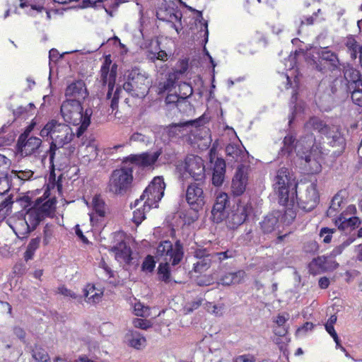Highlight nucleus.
Here are the masks:
<instances>
[{
    "label": "nucleus",
    "mask_w": 362,
    "mask_h": 362,
    "mask_svg": "<svg viewBox=\"0 0 362 362\" xmlns=\"http://www.w3.org/2000/svg\"><path fill=\"white\" fill-rule=\"evenodd\" d=\"M60 112L65 122L79 126L76 130L78 137H80L89 127L93 115L91 108L83 110L82 103L78 100H64L61 105Z\"/></svg>",
    "instance_id": "1"
},
{
    "label": "nucleus",
    "mask_w": 362,
    "mask_h": 362,
    "mask_svg": "<svg viewBox=\"0 0 362 362\" xmlns=\"http://www.w3.org/2000/svg\"><path fill=\"white\" fill-rule=\"evenodd\" d=\"M297 155L305 160V168L310 173L315 174L321 171L322 151L320 147L315 144V138L313 134L300 139L297 146Z\"/></svg>",
    "instance_id": "2"
},
{
    "label": "nucleus",
    "mask_w": 362,
    "mask_h": 362,
    "mask_svg": "<svg viewBox=\"0 0 362 362\" xmlns=\"http://www.w3.org/2000/svg\"><path fill=\"white\" fill-rule=\"evenodd\" d=\"M40 135L43 138L47 136L50 138L52 140L50 145H52V148H55L56 145L64 147L74 137V133L68 124L55 119L49 121L40 130Z\"/></svg>",
    "instance_id": "3"
},
{
    "label": "nucleus",
    "mask_w": 362,
    "mask_h": 362,
    "mask_svg": "<svg viewBox=\"0 0 362 362\" xmlns=\"http://www.w3.org/2000/svg\"><path fill=\"white\" fill-rule=\"evenodd\" d=\"M133 181V167L124 166L112 171L110 176L107 189L110 192L123 195L131 187Z\"/></svg>",
    "instance_id": "4"
},
{
    "label": "nucleus",
    "mask_w": 362,
    "mask_h": 362,
    "mask_svg": "<svg viewBox=\"0 0 362 362\" xmlns=\"http://www.w3.org/2000/svg\"><path fill=\"white\" fill-rule=\"evenodd\" d=\"M165 185L160 177H155L148 186L145 189L139 199H136L134 206L137 207L144 202L143 206L150 210L151 208H157L158 203L164 195Z\"/></svg>",
    "instance_id": "5"
},
{
    "label": "nucleus",
    "mask_w": 362,
    "mask_h": 362,
    "mask_svg": "<svg viewBox=\"0 0 362 362\" xmlns=\"http://www.w3.org/2000/svg\"><path fill=\"white\" fill-rule=\"evenodd\" d=\"M151 86L148 77L138 69H132L128 74L123 89L133 97L144 98Z\"/></svg>",
    "instance_id": "6"
},
{
    "label": "nucleus",
    "mask_w": 362,
    "mask_h": 362,
    "mask_svg": "<svg viewBox=\"0 0 362 362\" xmlns=\"http://www.w3.org/2000/svg\"><path fill=\"white\" fill-rule=\"evenodd\" d=\"M351 87L348 85L346 79L342 77H337L329 85V90L320 97V102L322 105L330 108L334 103L343 100L349 95Z\"/></svg>",
    "instance_id": "7"
},
{
    "label": "nucleus",
    "mask_w": 362,
    "mask_h": 362,
    "mask_svg": "<svg viewBox=\"0 0 362 362\" xmlns=\"http://www.w3.org/2000/svg\"><path fill=\"white\" fill-rule=\"evenodd\" d=\"M177 170L182 180L187 175L198 182H202L205 179L204 160L198 156L188 155L184 162L177 165Z\"/></svg>",
    "instance_id": "8"
},
{
    "label": "nucleus",
    "mask_w": 362,
    "mask_h": 362,
    "mask_svg": "<svg viewBox=\"0 0 362 362\" xmlns=\"http://www.w3.org/2000/svg\"><path fill=\"white\" fill-rule=\"evenodd\" d=\"M183 246L180 240H176L173 245L170 240H164L159 243L156 250V257L158 262H167L171 265H177L183 257Z\"/></svg>",
    "instance_id": "9"
},
{
    "label": "nucleus",
    "mask_w": 362,
    "mask_h": 362,
    "mask_svg": "<svg viewBox=\"0 0 362 362\" xmlns=\"http://www.w3.org/2000/svg\"><path fill=\"white\" fill-rule=\"evenodd\" d=\"M111 62L106 59L100 69V78L103 83L108 85V92L107 93V99H111L110 106L112 110L117 108L119 94L121 89L117 88L112 98V91L114 88L115 78L117 74V66L113 64L110 70Z\"/></svg>",
    "instance_id": "10"
},
{
    "label": "nucleus",
    "mask_w": 362,
    "mask_h": 362,
    "mask_svg": "<svg viewBox=\"0 0 362 362\" xmlns=\"http://www.w3.org/2000/svg\"><path fill=\"white\" fill-rule=\"evenodd\" d=\"M317 54L319 59H313L311 63L314 69L325 74L327 71H333L339 69L340 62L335 52L325 47L319 49Z\"/></svg>",
    "instance_id": "11"
},
{
    "label": "nucleus",
    "mask_w": 362,
    "mask_h": 362,
    "mask_svg": "<svg viewBox=\"0 0 362 362\" xmlns=\"http://www.w3.org/2000/svg\"><path fill=\"white\" fill-rule=\"evenodd\" d=\"M251 211L252 205L250 203L239 202L225 217L227 226L230 229L237 228L246 221Z\"/></svg>",
    "instance_id": "12"
},
{
    "label": "nucleus",
    "mask_w": 362,
    "mask_h": 362,
    "mask_svg": "<svg viewBox=\"0 0 362 362\" xmlns=\"http://www.w3.org/2000/svg\"><path fill=\"white\" fill-rule=\"evenodd\" d=\"M156 16L160 21L171 23V27L179 33L181 28L177 27L174 21L180 23L182 15L173 2L163 3L156 11Z\"/></svg>",
    "instance_id": "13"
},
{
    "label": "nucleus",
    "mask_w": 362,
    "mask_h": 362,
    "mask_svg": "<svg viewBox=\"0 0 362 362\" xmlns=\"http://www.w3.org/2000/svg\"><path fill=\"white\" fill-rule=\"evenodd\" d=\"M42 143V140L38 137L26 136L25 134H21L18 136L16 144L18 153L23 157L38 153Z\"/></svg>",
    "instance_id": "14"
},
{
    "label": "nucleus",
    "mask_w": 362,
    "mask_h": 362,
    "mask_svg": "<svg viewBox=\"0 0 362 362\" xmlns=\"http://www.w3.org/2000/svg\"><path fill=\"white\" fill-rule=\"evenodd\" d=\"M202 182L191 183L186 190V200L191 208L195 211H199L205 204V195Z\"/></svg>",
    "instance_id": "15"
},
{
    "label": "nucleus",
    "mask_w": 362,
    "mask_h": 362,
    "mask_svg": "<svg viewBox=\"0 0 362 362\" xmlns=\"http://www.w3.org/2000/svg\"><path fill=\"white\" fill-rule=\"evenodd\" d=\"M320 196L317 189V185L310 184L304 192L300 194L298 197L299 206L305 211L314 209L319 203Z\"/></svg>",
    "instance_id": "16"
},
{
    "label": "nucleus",
    "mask_w": 362,
    "mask_h": 362,
    "mask_svg": "<svg viewBox=\"0 0 362 362\" xmlns=\"http://www.w3.org/2000/svg\"><path fill=\"white\" fill-rule=\"evenodd\" d=\"M65 100H78L82 103L88 97V92L85 83L82 80L73 81L65 89Z\"/></svg>",
    "instance_id": "17"
},
{
    "label": "nucleus",
    "mask_w": 362,
    "mask_h": 362,
    "mask_svg": "<svg viewBox=\"0 0 362 362\" xmlns=\"http://www.w3.org/2000/svg\"><path fill=\"white\" fill-rule=\"evenodd\" d=\"M338 266L339 264L333 260L330 256H319L310 262L308 267L310 273L316 275L324 272L335 269Z\"/></svg>",
    "instance_id": "18"
},
{
    "label": "nucleus",
    "mask_w": 362,
    "mask_h": 362,
    "mask_svg": "<svg viewBox=\"0 0 362 362\" xmlns=\"http://www.w3.org/2000/svg\"><path fill=\"white\" fill-rule=\"evenodd\" d=\"M201 119L189 120L185 122L172 124L167 127V134L170 139L182 137L188 134L189 128L199 126Z\"/></svg>",
    "instance_id": "19"
},
{
    "label": "nucleus",
    "mask_w": 362,
    "mask_h": 362,
    "mask_svg": "<svg viewBox=\"0 0 362 362\" xmlns=\"http://www.w3.org/2000/svg\"><path fill=\"white\" fill-rule=\"evenodd\" d=\"M247 184V168L240 165L235 172L232 180L231 189L235 196H240L245 191Z\"/></svg>",
    "instance_id": "20"
},
{
    "label": "nucleus",
    "mask_w": 362,
    "mask_h": 362,
    "mask_svg": "<svg viewBox=\"0 0 362 362\" xmlns=\"http://www.w3.org/2000/svg\"><path fill=\"white\" fill-rule=\"evenodd\" d=\"M228 202V197L226 193L219 194L216 199L211 210L212 218L214 222H221L226 217L225 209Z\"/></svg>",
    "instance_id": "21"
},
{
    "label": "nucleus",
    "mask_w": 362,
    "mask_h": 362,
    "mask_svg": "<svg viewBox=\"0 0 362 362\" xmlns=\"http://www.w3.org/2000/svg\"><path fill=\"white\" fill-rule=\"evenodd\" d=\"M194 257L198 259L194 264V270L195 272H203L207 270L212 262L214 258L211 257V253H209L206 249H197L194 252Z\"/></svg>",
    "instance_id": "22"
},
{
    "label": "nucleus",
    "mask_w": 362,
    "mask_h": 362,
    "mask_svg": "<svg viewBox=\"0 0 362 362\" xmlns=\"http://www.w3.org/2000/svg\"><path fill=\"white\" fill-rule=\"evenodd\" d=\"M9 226L19 238H26L32 231L23 215L10 220Z\"/></svg>",
    "instance_id": "23"
},
{
    "label": "nucleus",
    "mask_w": 362,
    "mask_h": 362,
    "mask_svg": "<svg viewBox=\"0 0 362 362\" xmlns=\"http://www.w3.org/2000/svg\"><path fill=\"white\" fill-rule=\"evenodd\" d=\"M297 184L288 185L287 187H281L275 189L277 192L279 202L283 205H289L294 202L295 197L297 196Z\"/></svg>",
    "instance_id": "24"
},
{
    "label": "nucleus",
    "mask_w": 362,
    "mask_h": 362,
    "mask_svg": "<svg viewBox=\"0 0 362 362\" xmlns=\"http://www.w3.org/2000/svg\"><path fill=\"white\" fill-rule=\"evenodd\" d=\"M227 159L230 162H241L247 156L244 146L239 144H229L226 147Z\"/></svg>",
    "instance_id": "25"
},
{
    "label": "nucleus",
    "mask_w": 362,
    "mask_h": 362,
    "mask_svg": "<svg viewBox=\"0 0 362 362\" xmlns=\"http://www.w3.org/2000/svg\"><path fill=\"white\" fill-rule=\"evenodd\" d=\"M322 135L326 136L328 143L332 146L344 148L345 140L337 126L328 125L327 131Z\"/></svg>",
    "instance_id": "26"
},
{
    "label": "nucleus",
    "mask_w": 362,
    "mask_h": 362,
    "mask_svg": "<svg viewBox=\"0 0 362 362\" xmlns=\"http://www.w3.org/2000/svg\"><path fill=\"white\" fill-rule=\"evenodd\" d=\"M246 273L244 270H238L234 272H226L223 274L219 279V284L223 286H231L242 284Z\"/></svg>",
    "instance_id": "27"
},
{
    "label": "nucleus",
    "mask_w": 362,
    "mask_h": 362,
    "mask_svg": "<svg viewBox=\"0 0 362 362\" xmlns=\"http://www.w3.org/2000/svg\"><path fill=\"white\" fill-rule=\"evenodd\" d=\"M160 155V151H156L152 153H143L140 156H132L127 159L131 162L132 164H139L144 166H150L153 165Z\"/></svg>",
    "instance_id": "28"
},
{
    "label": "nucleus",
    "mask_w": 362,
    "mask_h": 362,
    "mask_svg": "<svg viewBox=\"0 0 362 362\" xmlns=\"http://www.w3.org/2000/svg\"><path fill=\"white\" fill-rule=\"evenodd\" d=\"M226 174V163L222 158H217L214 163L212 175V184L216 187L221 186L224 181Z\"/></svg>",
    "instance_id": "29"
},
{
    "label": "nucleus",
    "mask_w": 362,
    "mask_h": 362,
    "mask_svg": "<svg viewBox=\"0 0 362 362\" xmlns=\"http://www.w3.org/2000/svg\"><path fill=\"white\" fill-rule=\"evenodd\" d=\"M279 211H276L274 213H272L267 215L264 218L263 221L260 222V226L262 231L264 233H269L274 231L279 223Z\"/></svg>",
    "instance_id": "30"
},
{
    "label": "nucleus",
    "mask_w": 362,
    "mask_h": 362,
    "mask_svg": "<svg viewBox=\"0 0 362 362\" xmlns=\"http://www.w3.org/2000/svg\"><path fill=\"white\" fill-rule=\"evenodd\" d=\"M115 253L117 261L129 262L131 259V250L123 241L114 246L110 250Z\"/></svg>",
    "instance_id": "31"
},
{
    "label": "nucleus",
    "mask_w": 362,
    "mask_h": 362,
    "mask_svg": "<svg viewBox=\"0 0 362 362\" xmlns=\"http://www.w3.org/2000/svg\"><path fill=\"white\" fill-rule=\"evenodd\" d=\"M343 79H346L349 87L353 85L355 87H362V80L361 79L360 72L356 69L350 66H347L344 70Z\"/></svg>",
    "instance_id": "32"
},
{
    "label": "nucleus",
    "mask_w": 362,
    "mask_h": 362,
    "mask_svg": "<svg viewBox=\"0 0 362 362\" xmlns=\"http://www.w3.org/2000/svg\"><path fill=\"white\" fill-rule=\"evenodd\" d=\"M56 201L53 199L47 200L46 202L40 204L39 200L36 206L34 208L40 215L45 218V217L52 216L54 214Z\"/></svg>",
    "instance_id": "33"
},
{
    "label": "nucleus",
    "mask_w": 362,
    "mask_h": 362,
    "mask_svg": "<svg viewBox=\"0 0 362 362\" xmlns=\"http://www.w3.org/2000/svg\"><path fill=\"white\" fill-rule=\"evenodd\" d=\"M63 147H59V145H56L55 148H53L52 145H50L48 153L49 156V163L53 167L62 165L64 160L66 159Z\"/></svg>",
    "instance_id": "34"
},
{
    "label": "nucleus",
    "mask_w": 362,
    "mask_h": 362,
    "mask_svg": "<svg viewBox=\"0 0 362 362\" xmlns=\"http://www.w3.org/2000/svg\"><path fill=\"white\" fill-rule=\"evenodd\" d=\"M294 184L292 182L289 176V171L286 168H280L276 173L274 178V189L279 188L281 185L282 187H287L288 185Z\"/></svg>",
    "instance_id": "35"
},
{
    "label": "nucleus",
    "mask_w": 362,
    "mask_h": 362,
    "mask_svg": "<svg viewBox=\"0 0 362 362\" xmlns=\"http://www.w3.org/2000/svg\"><path fill=\"white\" fill-rule=\"evenodd\" d=\"M92 206L94 212L89 214L91 222L93 221L95 215L98 216L100 218H103L105 216L106 213L105 204L99 196H95L93 198Z\"/></svg>",
    "instance_id": "36"
},
{
    "label": "nucleus",
    "mask_w": 362,
    "mask_h": 362,
    "mask_svg": "<svg viewBox=\"0 0 362 362\" xmlns=\"http://www.w3.org/2000/svg\"><path fill=\"white\" fill-rule=\"evenodd\" d=\"M126 339L129 346L137 349L144 346L146 342V339L144 336L132 329H129L126 334Z\"/></svg>",
    "instance_id": "37"
},
{
    "label": "nucleus",
    "mask_w": 362,
    "mask_h": 362,
    "mask_svg": "<svg viewBox=\"0 0 362 362\" xmlns=\"http://www.w3.org/2000/svg\"><path fill=\"white\" fill-rule=\"evenodd\" d=\"M328 125L318 117H313L305 124V129L310 131L311 129L317 130L321 134H325L327 129Z\"/></svg>",
    "instance_id": "38"
},
{
    "label": "nucleus",
    "mask_w": 362,
    "mask_h": 362,
    "mask_svg": "<svg viewBox=\"0 0 362 362\" xmlns=\"http://www.w3.org/2000/svg\"><path fill=\"white\" fill-rule=\"evenodd\" d=\"M23 216L32 231L44 219L34 208L29 209Z\"/></svg>",
    "instance_id": "39"
},
{
    "label": "nucleus",
    "mask_w": 362,
    "mask_h": 362,
    "mask_svg": "<svg viewBox=\"0 0 362 362\" xmlns=\"http://www.w3.org/2000/svg\"><path fill=\"white\" fill-rule=\"evenodd\" d=\"M335 223L339 229L346 230L349 228H355L356 227H358L361 222L358 217L346 218L341 216L336 220Z\"/></svg>",
    "instance_id": "40"
},
{
    "label": "nucleus",
    "mask_w": 362,
    "mask_h": 362,
    "mask_svg": "<svg viewBox=\"0 0 362 362\" xmlns=\"http://www.w3.org/2000/svg\"><path fill=\"white\" fill-rule=\"evenodd\" d=\"M103 293L96 291L93 285H88L84 289V296L88 303H97L100 300Z\"/></svg>",
    "instance_id": "41"
},
{
    "label": "nucleus",
    "mask_w": 362,
    "mask_h": 362,
    "mask_svg": "<svg viewBox=\"0 0 362 362\" xmlns=\"http://www.w3.org/2000/svg\"><path fill=\"white\" fill-rule=\"evenodd\" d=\"M13 201L11 196H7L0 202V223L11 213Z\"/></svg>",
    "instance_id": "42"
},
{
    "label": "nucleus",
    "mask_w": 362,
    "mask_h": 362,
    "mask_svg": "<svg viewBox=\"0 0 362 362\" xmlns=\"http://www.w3.org/2000/svg\"><path fill=\"white\" fill-rule=\"evenodd\" d=\"M345 45L347 47L351 57L355 59L357 57L358 52L360 50L361 46L357 42L356 39L353 36H349L346 38Z\"/></svg>",
    "instance_id": "43"
},
{
    "label": "nucleus",
    "mask_w": 362,
    "mask_h": 362,
    "mask_svg": "<svg viewBox=\"0 0 362 362\" xmlns=\"http://www.w3.org/2000/svg\"><path fill=\"white\" fill-rule=\"evenodd\" d=\"M295 141L296 139L292 135L286 136L283 141L284 146L281 147V153L283 154H289L293 151L294 148L297 149V146L299 144L300 140L296 145H295Z\"/></svg>",
    "instance_id": "44"
},
{
    "label": "nucleus",
    "mask_w": 362,
    "mask_h": 362,
    "mask_svg": "<svg viewBox=\"0 0 362 362\" xmlns=\"http://www.w3.org/2000/svg\"><path fill=\"white\" fill-rule=\"evenodd\" d=\"M170 264L167 262H159L158 274L159 279L165 282H169L170 280Z\"/></svg>",
    "instance_id": "45"
},
{
    "label": "nucleus",
    "mask_w": 362,
    "mask_h": 362,
    "mask_svg": "<svg viewBox=\"0 0 362 362\" xmlns=\"http://www.w3.org/2000/svg\"><path fill=\"white\" fill-rule=\"evenodd\" d=\"M32 356L36 362H51L48 353L42 348L36 347L33 349Z\"/></svg>",
    "instance_id": "46"
},
{
    "label": "nucleus",
    "mask_w": 362,
    "mask_h": 362,
    "mask_svg": "<svg viewBox=\"0 0 362 362\" xmlns=\"http://www.w3.org/2000/svg\"><path fill=\"white\" fill-rule=\"evenodd\" d=\"M40 243V238H35L31 239L29 244L28 245L26 251L25 252V259L26 260L30 259L33 258V256L35 252V250L39 247Z\"/></svg>",
    "instance_id": "47"
},
{
    "label": "nucleus",
    "mask_w": 362,
    "mask_h": 362,
    "mask_svg": "<svg viewBox=\"0 0 362 362\" xmlns=\"http://www.w3.org/2000/svg\"><path fill=\"white\" fill-rule=\"evenodd\" d=\"M193 93L192 86L186 82H182L179 84L178 94L181 99L185 100L190 97Z\"/></svg>",
    "instance_id": "48"
},
{
    "label": "nucleus",
    "mask_w": 362,
    "mask_h": 362,
    "mask_svg": "<svg viewBox=\"0 0 362 362\" xmlns=\"http://www.w3.org/2000/svg\"><path fill=\"white\" fill-rule=\"evenodd\" d=\"M281 216V221L286 225H289L295 219L296 213L292 208L287 207L282 215L280 214Z\"/></svg>",
    "instance_id": "49"
},
{
    "label": "nucleus",
    "mask_w": 362,
    "mask_h": 362,
    "mask_svg": "<svg viewBox=\"0 0 362 362\" xmlns=\"http://www.w3.org/2000/svg\"><path fill=\"white\" fill-rule=\"evenodd\" d=\"M341 202L342 198L338 194L335 195L332 199L330 206L327 211V216H333L334 212L337 211L340 208Z\"/></svg>",
    "instance_id": "50"
},
{
    "label": "nucleus",
    "mask_w": 362,
    "mask_h": 362,
    "mask_svg": "<svg viewBox=\"0 0 362 362\" xmlns=\"http://www.w3.org/2000/svg\"><path fill=\"white\" fill-rule=\"evenodd\" d=\"M129 141L147 145L151 143V138L140 132H134L131 135Z\"/></svg>",
    "instance_id": "51"
},
{
    "label": "nucleus",
    "mask_w": 362,
    "mask_h": 362,
    "mask_svg": "<svg viewBox=\"0 0 362 362\" xmlns=\"http://www.w3.org/2000/svg\"><path fill=\"white\" fill-rule=\"evenodd\" d=\"M142 209L141 207H138L133 212V221L136 224H140L142 221L145 218V213L148 211V209H144V206H142Z\"/></svg>",
    "instance_id": "52"
},
{
    "label": "nucleus",
    "mask_w": 362,
    "mask_h": 362,
    "mask_svg": "<svg viewBox=\"0 0 362 362\" xmlns=\"http://www.w3.org/2000/svg\"><path fill=\"white\" fill-rule=\"evenodd\" d=\"M11 165V160L5 156L0 154V175L6 176L7 170Z\"/></svg>",
    "instance_id": "53"
},
{
    "label": "nucleus",
    "mask_w": 362,
    "mask_h": 362,
    "mask_svg": "<svg viewBox=\"0 0 362 362\" xmlns=\"http://www.w3.org/2000/svg\"><path fill=\"white\" fill-rule=\"evenodd\" d=\"M12 173L14 175L15 177H17L18 179L21 180H28L33 175V172L30 170H12Z\"/></svg>",
    "instance_id": "54"
},
{
    "label": "nucleus",
    "mask_w": 362,
    "mask_h": 362,
    "mask_svg": "<svg viewBox=\"0 0 362 362\" xmlns=\"http://www.w3.org/2000/svg\"><path fill=\"white\" fill-rule=\"evenodd\" d=\"M132 324L134 327L141 329H147L152 325L150 321L140 318L133 319Z\"/></svg>",
    "instance_id": "55"
},
{
    "label": "nucleus",
    "mask_w": 362,
    "mask_h": 362,
    "mask_svg": "<svg viewBox=\"0 0 362 362\" xmlns=\"http://www.w3.org/2000/svg\"><path fill=\"white\" fill-rule=\"evenodd\" d=\"M325 329L332 336V337L333 338L334 341L337 344V346L340 347L344 351H345V349L340 345V341L334 328V325L325 324Z\"/></svg>",
    "instance_id": "56"
},
{
    "label": "nucleus",
    "mask_w": 362,
    "mask_h": 362,
    "mask_svg": "<svg viewBox=\"0 0 362 362\" xmlns=\"http://www.w3.org/2000/svg\"><path fill=\"white\" fill-rule=\"evenodd\" d=\"M351 93V99L354 104L362 106V88L356 87Z\"/></svg>",
    "instance_id": "57"
},
{
    "label": "nucleus",
    "mask_w": 362,
    "mask_h": 362,
    "mask_svg": "<svg viewBox=\"0 0 362 362\" xmlns=\"http://www.w3.org/2000/svg\"><path fill=\"white\" fill-rule=\"evenodd\" d=\"M134 311L136 315L144 317L148 314L149 308L141 303H136L134 305Z\"/></svg>",
    "instance_id": "58"
},
{
    "label": "nucleus",
    "mask_w": 362,
    "mask_h": 362,
    "mask_svg": "<svg viewBox=\"0 0 362 362\" xmlns=\"http://www.w3.org/2000/svg\"><path fill=\"white\" fill-rule=\"evenodd\" d=\"M156 262L152 256H147L142 264V269L151 272L155 267Z\"/></svg>",
    "instance_id": "59"
},
{
    "label": "nucleus",
    "mask_w": 362,
    "mask_h": 362,
    "mask_svg": "<svg viewBox=\"0 0 362 362\" xmlns=\"http://www.w3.org/2000/svg\"><path fill=\"white\" fill-rule=\"evenodd\" d=\"M233 362H256V358L252 354H246L235 356Z\"/></svg>",
    "instance_id": "60"
},
{
    "label": "nucleus",
    "mask_w": 362,
    "mask_h": 362,
    "mask_svg": "<svg viewBox=\"0 0 362 362\" xmlns=\"http://www.w3.org/2000/svg\"><path fill=\"white\" fill-rule=\"evenodd\" d=\"M229 251L221 252H213L211 253V257L214 258V262H220L224 259L231 257V255H228Z\"/></svg>",
    "instance_id": "61"
},
{
    "label": "nucleus",
    "mask_w": 362,
    "mask_h": 362,
    "mask_svg": "<svg viewBox=\"0 0 362 362\" xmlns=\"http://www.w3.org/2000/svg\"><path fill=\"white\" fill-rule=\"evenodd\" d=\"M202 302L203 299L202 298H196L185 307V310L187 313H191L199 308V306L202 304Z\"/></svg>",
    "instance_id": "62"
},
{
    "label": "nucleus",
    "mask_w": 362,
    "mask_h": 362,
    "mask_svg": "<svg viewBox=\"0 0 362 362\" xmlns=\"http://www.w3.org/2000/svg\"><path fill=\"white\" fill-rule=\"evenodd\" d=\"M334 230L328 228H322L320 230V236L324 237L323 242L325 243H329L332 240V233Z\"/></svg>",
    "instance_id": "63"
},
{
    "label": "nucleus",
    "mask_w": 362,
    "mask_h": 362,
    "mask_svg": "<svg viewBox=\"0 0 362 362\" xmlns=\"http://www.w3.org/2000/svg\"><path fill=\"white\" fill-rule=\"evenodd\" d=\"M349 244H350V243L349 241H346V242H344L342 244L337 246L330 252V255L329 256L332 258H333V257H336L337 255H339L340 254H341V252H343L344 248L346 247L348 245H349Z\"/></svg>",
    "instance_id": "64"
}]
</instances>
